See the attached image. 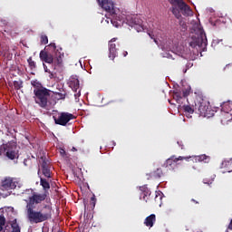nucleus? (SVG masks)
Masks as SVG:
<instances>
[{
    "label": "nucleus",
    "instance_id": "1",
    "mask_svg": "<svg viewBox=\"0 0 232 232\" xmlns=\"http://www.w3.org/2000/svg\"><path fill=\"white\" fill-rule=\"evenodd\" d=\"M48 195L46 193L40 194L33 192L32 196L29 197L28 202L25 207L26 218L30 224H41L51 220L52 213L53 209L50 205H44L40 210H35V205L41 204L46 200Z\"/></svg>",
    "mask_w": 232,
    "mask_h": 232
},
{
    "label": "nucleus",
    "instance_id": "2",
    "mask_svg": "<svg viewBox=\"0 0 232 232\" xmlns=\"http://www.w3.org/2000/svg\"><path fill=\"white\" fill-rule=\"evenodd\" d=\"M40 59L47 64L53 65L54 70H57V68H63V59H64V53H61L59 49L53 54L46 51H41Z\"/></svg>",
    "mask_w": 232,
    "mask_h": 232
},
{
    "label": "nucleus",
    "instance_id": "3",
    "mask_svg": "<svg viewBox=\"0 0 232 232\" xmlns=\"http://www.w3.org/2000/svg\"><path fill=\"white\" fill-rule=\"evenodd\" d=\"M206 44H208V38H206V34H204L202 29L198 28V33L192 34L188 38V53H195V50L198 52V48H202V46H206Z\"/></svg>",
    "mask_w": 232,
    "mask_h": 232
},
{
    "label": "nucleus",
    "instance_id": "4",
    "mask_svg": "<svg viewBox=\"0 0 232 232\" xmlns=\"http://www.w3.org/2000/svg\"><path fill=\"white\" fill-rule=\"evenodd\" d=\"M34 102L46 110L48 108V99H50V90L48 89H37L34 90Z\"/></svg>",
    "mask_w": 232,
    "mask_h": 232
},
{
    "label": "nucleus",
    "instance_id": "5",
    "mask_svg": "<svg viewBox=\"0 0 232 232\" xmlns=\"http://www.w3.org/2000/svg\"><path fill=\"white\" fill-rule=\"evenodd\" d=\"M15 150H17V143L14 140L0 146V153L5 155L10 160H15V157H17Z\"/></svg>",
    "mask_w": 232,
    "mask_h": 232
},
{
    "label": "nucleus",
    "instance_id": "6",
    "mask_svg": "<svg viewBox=\"0 0 232 232\" xmlns=\"http://www.w3.org/2000/svg\"><path fill=\"white\" fill-rule=\"evenodd\" d=\"M55 124L66 126L70 121H73L75 116L70 112H61L58 117L53 116Z\"/></svg>",
    "mask_w": 232,
    "mask_h": 232
},
{
    "label": "nucleus",
    "instance_id": "7",
    "mask_svg": "<svg viewBox=\"0 0 232 232\" xmlns=\"http://www.w3.org/2000/svg\"><path fill=\"white\" fill-rule=\"evenodd\" d=\"M191 159V156L189 157H184V156H179L177 158V156L172 155L170 156L164 163V166H166L167 168H169V169H175V168H177V165L179 164V160H189Z\"/></svg>",
    "mask_w": 232,
    "mask_h": 232
},
{
    "label": "nucleus",
    "instance_id": "8",
    "mask_svg": "<svg viewBox=\"0 0 232 232\" xmlns=\"http://www.w3.org/2000/svg\"><path fill=\"white\" fill-rule=\"evenodd\" d=\"M127 22L131 26V28H134L137 32H143L144 24L142 19L139 18V16H127Z\"/></svg>",
    "mask_w": 232,
    "mask_h": 232
},
{
    "label": "nucleus",
    "instance_id": "9",
    "mask_svg": "<svg viewBox=\"0 0 232 232\" xmlns=\"http://www.w3.org/2000/svg\"><path fill=\"white\" fill-rule=\"evenodd\" d=\"M195 110H198L199 115H203L204 117L208 116V111H209V106L206 101L200 99L195 102Z\"/></svg>",
    "mask_w": 232,
    "mask_h": 232
},
{
    "label": "nucleus",
    "instance_id": "10",
    "mask_svg": "<svg viewBox=\"0 0 232 232\" xmlns=\"http://www.w3.org/2000/svg\"><path fill=\"white\" fill-rule=\"evenodd\" d=\"M100 6L111 14V15H115V5H113V1L111 0H97Z\"/></svg>",
    "mask_w": 232,
    "mask_h": 232
},
{
    "label": "nucleus",
    "instance_id": "11",
    "mask_svg": "<svg viewBox=\"0 0 232 232\" xmlns=\"http://www.w3.org/2000/svg\"><path fill=\"white\" fill-rule=\"evenodd\" d=\"M69 86L70 88H72V92H74L75 99H77L78 97H81V89H79L81 87V84L79 82V79L72 78L69 82Z\"/></svg>",
    "mask_w": 232,
    "mask_h": 232
},
{
    "label": "nucleus",
    "instance_id": "12",
    "mask_svg": "<svg viewBox=\"0 0 232 232\" xmlns=\"http://www.w3.org/2000/svg\"><path fill=\"white\" fill-rule=\"evenodd\" d=\"M19 186V182L15 181L14 179L11 178H6L3 182H2V187L4 189H15L16 187Z\"/></svg>",
    "mask_w": 232,
    "mask_h": 232
},
{
    "label": "nucleus",
    "instance_id": "13",
    "mask_svg": "<svg viewBox=\"0 0 232 232\" xmlns=\"http://www.w3.org/2000/svg\"><path fill=\"white\" fill-rule=\"evenodd\" d=\"M117 41V38H112L109 42V57L111 59V61L115 60V57H117V45L113 43Z\"/></svg>",
    "mask_w": 232,
    "mask_h": 232
},
{
    "label": "nucleus",
    "instance_id": "14",
    "mask_svg": "<svg viewBox=\"0 0 232 232\" xmlns=\"http://www.w3.org/2000/svg\"><path fill=\"white\" fill-rule=\"evenodd\" d=\"M179 10L181 12L182 15H185V17H189L193 15V11L191 10V7L188 5L185 2H181L179 5H178Z\"/></svg>",
    "mask_w": 232,
    "mask_h": 232
},
{
    "label": "nucleus",
    "instance_id": "15",
    "mask_svg": "<svg viewBox=\"0 0 232 232\" xmlns=\"http://www.w3.org/2000/svg\"><path fill=\"white\" fill-rule=\"evenodd\" d=\"M156 222H157V216L155 214H150L145 218L144 225L147 227H153Z\"/></svg>",
    "mask_w": 232,
    "mask_h": 232
},
{
    "label": "nucleus",
    "instance_id": "16",
    "mask_svg": "<svg viewBox=\"0 0 232 232\" xmlns=\"http://www.w3.org/2000/svg\"><path fill=\"white\" fill-rule=\"evenodd\" d=\"M183 110L187 117H191L190 115L195 113V107L193 108L190 105H183Z\"/></svg>",
    "mask_w": 232,
    "mask_h": 232
},
{
    "label": "nucleus",
    "instance_id": "17",
    "mask_svg": "<svg viewBox=\"0 0 232 232\" xmlns=\"http://www.w3.org/2000/svg\"><path fill=\"white\" fill-rule=\"evenodd\" d=\"M194 159L196 162H208V160H209V157L207 156L206 154L195 156Z\"/></svg>",
    "mask_w": 232,
    "mask_h": 232
},
{
    "label": "nucleus",
    "instance_id": "18",
    "mask_svg": "<svg viewBox=\"0 0 232 232\" xmlns=\"http://www.w3.org/2000/svg\"><path fill=\"white\" fill-rule=\"evenodd\" d=\"M12 231L11 232H21V227L17 223V219H14L11 224Z\"/></svg>",
    "mask_w": 232,
    "mask_h": 232
},
{
    "label": "nucleus",
    "instance_id": "19",
    "mask_svg": "<svg viewBox=\"0 0 232 232\" xmlns=\"http://www.w3.org/2000/svg\"><path fill=\"white\" fill-rule=\"evenodd\" d=\"M31 84L34 88V90L45 89L44 87H43V84H41L37 80L32 81Z\"/></svg>",
    "mask_w": 232,
    "mask_h": 232
},
{
    "label": "nucleus",
    "instance_id": "20",
    "mask_svg": "<svg viewBox=\"0 0 232 232\" xmlns=\"http://www.w3.org/2000/svg\"><path fill=\"white\" fill-rule=\"evenodd\" d=\"M40 184L43 187L44 189H50V183L45 179L41 178L40 179Z\"/></svg>",
    "mask_w": 232,
    "mask_h": 232
},
{
    "label": "nucleus",
    "instance_id": "21",
    "mask_svg": "<svg viewBox=\"0 0 232 232\" xmlns=\"http://www.w3.org/2000/svg\"><path fill=\"white\" fill-rule=\"evenodd\" d=\"M5 213H7V217H15V209L13 207L5 208Z\"/></svg>",
    "mask_w": 232,
    "mask_h": 232
},
{
    "label": "nucleus",
    "instance_id": "22",
    "mask_svg": "<svg viewBox=\"0 0 232 232\" xmlns=\"http://www.w3.org/2000/svg\"><path fill=\"white\" fill-rule=\"evenodd\" d=\"M27 63L29 64V68H31V70H35L37 68V64L35 63V62L32 59V57H29L27 59Z\"/></svg>",
    "mask_w": 232,
    "mask_h": 232
},
{
    "label": "nucleus",
    "instance_id": "23",
    "mask_svg": "<svg viewBox=\"0 0 232 232\" xmlns=\"http://www.w3.org/2000/svg\"><path fill=\"white\" fill-rule=\"evenodd\" d=\"M42 172H43V175H44V177H46V179H52V175L50 172V167L42 169Z\"/></svg>",
    "mask_w": 232,
    "mask_h": 232
},
{
    "label": "nucleus",
    "instance_id": "24",
    "mask_svg": "<svg viewBox=\"0 0 232 232\" xmlns=\"http://www.w3.org/2000/svg\"><path fill=\"white\" fill-rule=\"evenodd\" d=\"M140 191H141L143 193V198L148 197V195H150V189H148V187H146V186L140 187Z\"/></svg>",
    "mask_w": 232,
    "mask_h": 232
},
{
    "label": "nucleus",
    "instance_id": "25",
    "mask_svg": "<svg viewBox=\"0 0 232 232\" xmlns=\"http://www.w3.org/2000/svg\"><path fill=\"white\" fill-rule=\"evenodd\" d=\"M152 177H154V179H160V177H162V169H157L152 172Z\"/></svg>",
    "mask_w": 232,
    "mask_h": 232
},
{
    "label": "nucleus",
    "instance_id": "26",
    "mask_svg": "<svg viewBox=\"0 0 232 232\" xmlns=\"http://www.w3.org/2000/svg\"><path fill=\"white\" fill-rule=\"evenodd\" d=\"M232 104L229 102H224L222 105V110H225L227 112L231 111Z\"/></svg>",
    "mask_w": 232,
    "mask_h": 232
},
{
    "label": "nucleus",
    "instance_id": "27",
    "mask_svg": "<svg viewBox=\"0 0 232 232\" xmlns=\"http://www.w3.org/2000/svg\"><path fill=\"white\" fill-rule=\"evenodd\" d=\"M14 90H21L23 88V82L21 80L13 82Z\"/></svg>",
    "mask_w": 232,
    "mask_h": 232
},
{
    "label": "nucleus",
    "instance_id": "28",
    "mask_svg": "<svg viewBox=\"0 0 232 232\" xmlns=\"http://www.w3.org/2000/svg\"><path fill=\"white\" fill-rule=\"evenodd\" d=\"M213 180H215V175L211 176L210 179L209 178H205L203 179V183L208 184L209 186L210 184H213Z\"/></svg>",
    "mask_w": 232,
    "mask_h": 232
},
{
    "label": "nucleus",
    "instance_id": "29",
    "mask_svg": "<svg viewBox=\"0 0 232 232\" xmlns=\"http://www.w3.org/2000/svg\"><path fill=\"white\" fill-rule=\"evenodd\" d=\"M172 14L177 17V19H180V11L177 7H172Z\"/></svg>",
    "mask_w": 232,
    "mask_h": 232
},
{
    "label": "nucleus",
    "instance_id": "30",
    "mask_svg": "<svg viewBox=\"0 0 232 232\" xmlns=\"http://www.w3.org/2000/svg\"><path fill=\"white\" fill-rule=\"evenodd\" d=\"M41 44H48V36L46 34H42L40 37Z\"/></svg>",
    "mask_w": 232,
    "mask_h": 232
},
{
    "label": "nucleus",
    "instance_id": "31",
    "mask_svg": "<svg viewBox=\"0 0 232 232\" xmlns=\"http://www.w3.org/2000/svg\"><path fill=\"white\" fill-rule=\"evenodd\" d=\"M48 46H50L51 48H53V51L54 52V53H55L58 50H59V52H61L62 53H64L63 52V48L59 47V48L57 49V45H55V44H53V43L50 44Z\"/></svg>",
    "mask_w": 232,
    "mask_h": 232
},
{
    "label": "nucleus",
    "instance_id": "32",
    "mask_svg": "<svg viewBox=\"0 0 232 232\" xmlns=\"http://www.w3.org/2000/svg\"><path fill=\"white\" fill-rule=\"evenodd\" d=\"M95 204H97V198H95V195H93L91 198V201H90L91 209H94L95 208Z\"/></svg>",
    "mask_w": 232,
    "mask_h": 232
},
{
    "label": "nucleus",
    "instance_id": "33",
    "mask_svg": "<svg viewBox=\"0 0 232 232\" xmlns=\"http://www.w3.org/2000/svg\"><path fill=\"white\" fill-rule=\"evenodd\" d=\"M170 5H172L173 6H179L180 4H182L184 2V0H169Z\"/></svg>",
    "mask_w": 232,
    "mask_h": 232
},
{
    "label": "nucleus",
    "instance_id": "34",
    "mask_svg": "<svg viewBox=\"0 0 232 232\" xmlns=\"http://www.w3.org/2000/svg\"><path fill=\"white\" fill-rule=\"evenodd\" d=\"M42 169L44 168H50V164L48 163V160L46 159L42 158Z\"/></svg>",
    "mask_w": 232,
    "mask_h": 232
},
{
    "label": "nucleus",
    "instance_id": "35",
    "mask_svg": "<svg viewBox=\"0 0 232 232\" xmlns=\"http://www.w3.org/2000/svg\"><path fill=\"white\" fill-rule=\"evenodd\" d=\"M60 155L63 159H68V153H66V150H64V149H60Z\"/></svg>",
    "mask_w": 232,
    "mask_h": 232
},
{
    "label": "nucleus",
    "instance_id": "36",
    "mask_svg": "<svg viewBox=\"0 0 232 232\" xmlns=\"http://www.w3.org/2000/svg\"><path fill=\"white\" fill-rule=\"evenodd\" d=\"M174 99H176L177 102H180L182 96L179 92H174Z\"/></svg>",
    "mask_w": 232,
    "mask_h": 232
},
{
    "label": "nucleus",
    "instance_id": "37",
    "mask_svg": "<svg viewBox=\"0 0 232 232\" xmlns=\"http://www.w3.org/2000/svg\"><path fill=\"white\" fill-rule=\"evenodd\" d=\"M56 95L59 100L66 99V92H57Z\"/></svg>",
    "mask_w": 232,
    "mask_h": 232
},
{
    "label": "nucleus",
    "instance_id": "38",
    "mask_svg": "<svg viewBox=\"0 0 232 232\" xmlns=\"http://www.w3.org/2000/svg\"><path fill=\"white\" fill-rule=\"evenodd\" d=\"M24 166L31 168L32 167V159H26L25 160H24Z\"/></svg>",
    "mask_w": 232,
    "mask_h": 232
},
{
    "label": "nucleus",
    "instance_id": "39",
    "mask_svg": "<svg viewBox=\"0 0 232 232\" xmlns=\"http://www.w3.org/2000/svg\"><path fill=\"white\" fill-rule=\"evenodd\" d=\"M111 23L112 26H115V28H119V26H121V23H119L115 20H111Z\"/></svg>",
    "mask_w": 232,
    "mask_h": 232
},
{
    "label": "nucleus",
    "instance_id": "40",
    "mask_svg": "<svg viewBox=\"0 0 232 232\" xmlns=\"http://www.w3.org/2000/svg\"><path fill=\"white\" fill-rule=\"evenodd\" d=\"M2 232H12V231L10 230V226L6 225V226L5 227V228H3Z\"/></svg>",
    "mask_w": 232,
    "mask_h": 232
},
{
    "label": "nucleus",
    "instance_id": "41",
    "mask_svg": "<svg viewBox=\"0 0 232 232\" xmlns=\"http://www.w3.org/2000/svg\"><path fill=\"white\" fill-rule=\"evenodd\" d=\"M189 95V92L183 91V97H188Z\"/></svg>",
    "mask_w": 232,
    "mask_h": 232
},
{
    "label": "nucleus",
    "instance_id": "42",
    "mask_svg": "<svg viewBox=\"0 0 232 232\" xmlns=\"http://www.w3.org/2000/svg\"><path fill=\"white\" fill-rule=\"evenodd\" d=\"M231 67H232V64H227V65H226L225 70H229V68H231Z\"/></svg>",
    "mask_w": 232,
    "mask_h": 232
},
{
    "label": "nucleus",
    "instance_id": "43",
    "mask_svg": "<svg viewBox=\"0 0 232 232\" xmlns=\"http://www.w3.org/2000/svg\"><path fill=\"white\" fill-rule=\"evenodd\" d=\"M178 144L181 147V150H184V145L180 144V141H178Z\"/></svg>",
    "mask_w": 232,
    "mask_h": 232
},
{
    "label": "nucleus",
    "instance_id": "44",
    "mask_svg": "<svg viewBox=\"0 0 232 232\" xmlns=\"http://www.w3.org/2000/svg\"><path fill=\"white\" fill-rule=\"evenodd\" d=\"M128 55V52L127 51H124L123 52V57H126Z\"/></svg>",
    "mask_w": 232,
    "mask_h": 232
},
{
    "label": "nucleus",
    "instance_id": "45",
    "mask_svg": "<svg viewBox=\"0 0 232 232\" xmlns=\"http://www.w3.org/2000/svg\"><path fill=\"white\" fill-rule=\"evenodd\" d=\"M221 122H222L223 124H226V120H225V119H222V120H221Z\"/></svg>",
    "mask_w": 232,
    "mask_h": 232
},
{
    "label": "nucleus",
    "instance_id": "46",
    "mask_svg": "<svg viewBox=\"0 0 232 232\" xmlns=\"http://www.w3.org/2000/svg\"><path fill=\"white\" fill-rule=\"evenodd\" d=\"M72 151H77V149H75V147H72Z\"/></svg>",
    "mask_w": 232,
    "mask_h": 232
},
{
    "label": "nucleus",
    "instance_id": "47",
    "mask_svg": "<svg viewBox=\"0 0 232 232\" xmlns=\"http://www.w3.org/2000/svg\"><path fill=\"white\" fill-rule=\"evenodd\" d=\"M191 200H192V202H195V204H198V202L197 200H195V199H191Z\"/></svg>",
    "mask_w": 232,
    "mask_h": 232
},
{
    "label": "nucleus",
    "instance_id": "48",
    "mask_svg": "<svg viewBox=\"0 0 232 232\" xmlns=\"http://www.w3.org/2000/svg\"><path fill=\"white\" fill-rule=\"evenodd\" d=\"M224 162H225L226 166H227V164H229V162H231V161H224Z\"/></svg>",
    "mask_w": 232,
    "mask_h": 232
},
{
    "label": "nucleus",
    "instance_id": "49",
    "mask_svg": "<svg viewBox=\"0 0 232 232\" xmlns=\"http://www.w3.org/2000/svg\"><path fill=\"white\" fill-rule=\"evenodd\" d=\"M214 43H218V40H214Z\"/></svg>",
    "mask_w": 232,
    "mask_h": 232
},
{
    "label": "nucleus",
    "instance_id": "50",
    "mask_svg": "<svg viewBox=\"0 0 232 232\" xmlns=\"http://www.w3.org/2000/svg\"><path fill=\"white\" fill-rule=\"evenodd\" d=\"M229 121H231V120H227V122H229Z\"/></svg>",
    "mask_w": 232,
    "mask_h": 232
},
{
    "label": "nucleus",
    "instance_id": "51",
    "mask_svg": "<svg viewBox=\"0 0 232 232\" xmlns=\"http://www.w3.org/2000/svg\"><path fill=\"white\" fill-rule=\"evenodd\" d=\"M154 43H157V40L154 39Z\"/></svg>",
    "mask_w": 232,
    "mask_h": 232
},
{
    "label": "nucleus",
    "instance_id": "52",
    "mask_svg": "<svg viewBox=\"0 0 232 232\" xmlns=\"http://www.w3.org/2000/svg\"><path fill=\"white\" fill-rule=\"evenodd\" d=\"M149 35H150V37H151V34H149Z\"/></svg>",
    "mask_w": 232,
    "mask_h": 232
},
{
    "label": "nucleus",
    "instance_id": "53",
    "mask_svg": "<svg viewBox=\"0 0 232 232\" xmlns=\"http://www.w3.org/2000/svg\"><path fill=\"white\" fill-rule=\"evenodd\" d=\"M58 232H61V231H58Z\"/></svg>",
    "mask_w": 232,
    "mask_h": 232
}]
</instances>
